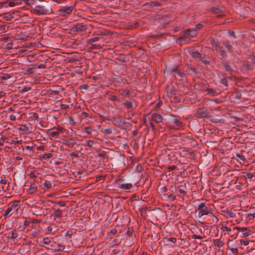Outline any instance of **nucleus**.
<instances>
[{
  "instance_id": "1",
  "label": "nucleus",
  "mask_w": 255,
  "mask_h": 255,
  "mask_svg": "<svg viewBox=\"0 0 255 255\" xmlns=\"http://www.w3.org/2000/svg\"><path fill=\"white\" fill-rule=\"evenodd\" d=\"M33 12L37 15L49 14L52 12V9L48 2L43 0H31Z\"/></svg>"
},
{
  "instance_id": "2",
  "label": "nucleus",
  "mask_w": 255,
  "mask_h": 255,
  "mask_svg": "<svg viewBox=\"0 0 255 255\" xmlns=\"http://www.w3.org/2000/svg\"><path fill=\"white\" fill-rule=\"evenodd\" d=\"M20 206V201L15 200L11 202L8 205V208L6 210L3 215L4 219H6L13 214H16Z\"/></svg>"
},
{
  "instance_id": "3",
  "label": "nucleus",
  "mask_w": 255,
  "mask_h": 255,
  "mask_svg": "<svg viewBox=\"0 0 255 255\" xmlns=\"http://www.w3.org/2000/svg\"><path fill=\"white\" fill-rule=\"evenodd\" d=\"M197 34L198 31L196 29L188 28L181 32L180 36L179 37L178 39L185 43L187 41V39L189 40V38L186 36H185L184 34H186L191 37H193L196 36Z\"/></svg>"
},
{
  "instance_id": "4",
  "label": "nucleus",
  "mask_w": 255,
  "mask_h": 255,
  "mask_svg": "<svg viewBox=\"0 0 255 255\" xmlns=\"http://www.w3.org/2000/svg\"><path fill=\"white\" fill-rule=\"evenodd\" d=\"M38 244L40 247L45 248L46 250H56V244L51 239L46 237L43 239L42 240L38 242Z\"/></svg>"
},
{
  "instance_id": "5",
  "label": "nucleus",
  "mask_w": 255,
  "mask_h": 255,
  "mask_svg": "<svg viewBox=\"0 0 255 255\" xmlns=\"http://www.w3.org/2000/svg\"><path fill=\"white\" fill-rule=\"evenodd\" d=\"M114 122L115 126L123 129L129 130L132 126L131 124L128 122H126V121H123L121 119H115L114 120Z\"/></svg>"
},
{
  "instance_id": "6",
  "label": "nucleus",
  "mask_w": 255,
  "mask_h": 255,
  "mask_svg": "<svg viewBox=\"0 0 255 255\" xmlns=\"http://www.w3.org/2000/svg\"><path fill=\"white\" fill-rule=\"evenodd\" d=\"M197 209L199 211L198 213V216L199 218L204 215H211V212L204 203H201L199 204Z\"/></svg>"
},
{
  "instance_id": "7",
  "label": "nucleus",
  "mask_w": 255,
  "mask_h": 255,
  "mask_svg": "<svg viewBox=\"0 0 255 255\" xmlns=\"http://www.w3.org/2000/svg\"><path fill=\"white\" fill-rule=\"evenodd\" d=\"M123 104L124 107L131 113V115H133V113H132V110L137 106V103L134 100H130L129 101L124 100Z\"/></svg>"
},
{
  "instance_id": "8",
  "label": "nucleus",
  "mask_w": 255,
  "mask_h": 255,
  "mask_svg": "<svg viewBox=\"0 0 255 255\" xmlns=\"http://www.w3.org/2000/svg\"><path fill=\"white\" fill-rule=\"evenodd\" d=\"M186 193L185 183L182 182H181L179 185L178 184L176 186L175 194H177V196H183L186 195Z\"/></svg>"
},
{
  "instance_id": "9",
  "label": "nucleus",
  "mask_w": 255,
  "mask_h": 255,
  "mask_svg": "<svg viewBox=\"0 0 255 255\" xmlns=\"http://www.w3.org/2000/svg\"><path fill=\"white\" fill-rule=\"evenodd\" d=\"M195 116L198 118H208L211 117L207 110L203 108H198L195 114Z\"/></svg>"
},
{
  "instance_id": "10",
  "label": "nucleus",
  "mask_w": 255,
  "mask_h": 255,
  "mask_svg": "<svg viewBox=\"0 0 255 255\" xmlns=\"http://www.w3.org/2000/svg\"><path fill=\"white\" fill-rule=\"evenodd\" d=\"M74 6H63L62 8L59 9L57 11V13L63 16H66V15H68L70 14L74 9Z\"/></svg>"
},
{
  "instance_id": "11",
  "label": "nucleus",
  "mask_w": 255,
  "mask_h": 255,
  "mask_svg": "<svg viewBox=\"0 0 255 255\" xmlns=\"http://www.w3.org/2000/svg\"><path fill=\"white\" fill-rule=\"evenodd\" d=\"M169 124L172 126L180 127L182 126V123L180 121V118H176L174 116H170L169 118Z\"/></svg>"
},
{
  "instance_id": "12",
  "label": "nucleus",
  "mask_w": 255,
  "mask_h": 255,
  "mask_svg": "<svg viewBox=\"0 0 255 255\" xmlns=\"http://www.w3.org/2000/svg\"><path fill=\"white\" fill-rule=\"evenodd\" d=\"M165 91L167 96L169 97H172L175 96L178 92V90L174 87L172 84L168 85L166 87Z\"/></svg>"
},
{
  "instance_id": "13",
  "label": "nucleus",
  "mask_w": 255,
  "mask_h": 255,
  "mask_svg": "<svg viewBox=\"0 0 255 255\" xmlns=\"http://www.w3.org/2000/svg\"><path fill=\"white\" fill-rule=\"evenodd\" d=\"M87 29L86 25L83 23H77L73 27L70 29V31L72 33H75L76 32H83L85 31Z\"/></svg>"
},
{
  "instance_id": "14",
  "label": "nucleus",
  "mask_w": 255,
  "mask_h": 255,
  "mask_svg": "<svg viewBox=\"0 0 255 255\" xmlns=\"http://www.w3.org/2000/svg\"><path fill=\"white\" fill-rule=\"evenodd\" d=\"M19 2L16 0H8L0 2V9L2 7H7L8 6L13 7Z\"/></svg>"
},
{
  "instance_id": "15",
  "label": "nucleus",
  "mask_w": 255,
  "mask_h": 255,
  "mask_svg": "<svg viewBox=\"0 0 255 255\" xmlns=\"http://www.w3.org/2000/svg\"><path fill=\"white\" fill-rule=\"evenodd\" d=\"M233 230H237L238 232H240V235L241 237H246L251 235V231L247 227H235Z\"/></svg>"
},
{
  "instance_id": "16",
  "label": "nucleus",
  "mask_w": 255,
  "mask_h": 255,
  "mask_svg": "<svg viewBox=\"0 0 255 255\" xmlns=\"http://www.w3.org/2000/svg\"><path fill=\"white\" fill-rule=\"evenodd\" d=\"M22 154L25 155L31 156L34 152L33 146L27 145L25 147L21 146Z\"/></svg>"
},
{
  "instance_id": "17",
  "label": "nucleus",
  "mask_w": 255,
  "mask_h": 255,
  "mask_svg": "<svg viewBox=\"0 0 255 255\" xmlns=\"http://www.w3.org/2000/svg\"><path fill=\"white\" fill-rule=\"evenodd\" d=\"M102 38V37H95L94 38H90L87 40V43L88 44H91L93 46H94L97 49H100L101 48V45L94 44V43Z\"/></svg>"
},
{
  "instance_id": "18",
  "label": "nucleus",
  "mask_w": 255,
  "mask_h": 255,
  "mask_svg": "<svg viewBox=\"0 0 255 255\" xmlns=\"http://www.w3.org/2000/svg\"><path fill=\"white\" fill-rule=\"evenodd\" d=\"M121 179L120 178L119 179H117L116 181V183L117 184L119 187L123 189L128 190L130 189L132 187V185L131 183H121Z\"/></svg>"
},
{
  "instance_id": "19",
  "label": "nucleus",
  "mask_w": 255,
  "mask_h": 255,
  "mask_svg": "<svg viewBox=\"0 0 255 255\" xmlns=\"http://www.w3.org/2000/svg\"><path fill=\"white\" fill-rule=\"evenodd\" d=\"M25 187H27L25 189L30 194H33L37 191V187L35 183H31L30 185L25 184L24 185Z\"/></svg>"
},
{
  "instance_id": "20",
  "label": "nucleus",
  "mask_w": 255,
  "mask_h": 255,
  "mask_svg": "<svg viewBox=\"0 0 255 255\" xmlns=\"http://www.w3.org/2000/svg\"><path fill=\"white\" fill-rule=\"evenodd\" d=\"M151 119L156 123H160L162 122L163 118L161 115L156 113H153L151 115Z\"/></svg>"
},
{
  "instance_id": "21",
  "label": "nucleus",
  "mask_w": 255,
  "mask_h": 255,
  "mask_svg": "<svg viewBox=\"0 0 255 255\" xmlns=\"http://www.w3.org/2000/svg\"><path fill=\"white\" fill-rule=\"evenodd\" d=\"M210 43L212 46L213 49L214 50H218L220 48L219 41L217 39L214 38H211L210 39Z\"/></svg>"
},
{
  "instance_id": "22",
  "label": "nucleus",
  "mask_w": 255,
  "mask_h": 255,
  "mask_svg": "<svg viewBox=\"0 0 255 255\" xmlns=\"http://www.w3.org/2000/svg\"><path fill=\"white\" fill-rule=\"evenodd\" d=\"M76 143V140L73 138H68L64 140L63 144L68 147H72Z\"/></svg>"
},
{
  "instance_id": "23",
  "label": "nucleus",
  "mask_w": 255,
  "mask_h": 255,
  "mask_svg": "<svg viewBox=\"0 0 255 255\" xmlns=\"http://www.w3.org/2000/svg\"><path fill=\"white\" fill-rule=\"evenodd\" d=\"M205 91L207 92L206 95H211L213 96L218 95L220 93L219 90L215 88H206Z\"/></svg>"
},
{
  "instance_id": "24",
  "label": "nucleus",
  "mask_w": 255,
  "mask_h": 255,
  "mask_svg": "<svg viewBox=\"0 0 255 255\" xmlns=\"http://www.w3.org/2000/svg\"><path fill=\"white\" fill-rule=\"evenodd\" d=\"M243 66L247 70H252L254 69V65L253 63H249V61H244Z\"/></svg>"
},
{
  "instance_id": "25",
  "label": "nucleus",
  "mask_w": 255,
  "mask_h": 255,
  "mask_svg": "<svg viewBox=\"0 0 255 255\" xmlns=\"http://www.w3.org/2000/svg\"><path fill=\"white\" fill-rule=\"evenodd\" d=\"M0 183L2 184L1 186V189L3 191H6L8 189L9 187V183L7 182L6 180H1Z\"/></svg>"
},
{
  "instance_id": "26",
  "label": "nucleus",
  "mask_w": 255,
  "mask_h": 255,
  "mask_svg": "<svg viewBox=\"0 0 255 255\" xmlns=\"http://www.w3.org/2000/svg\"><path fill=\"white\" fill-rule=\"evenodd\" d=\"M52 215H54L55 217L61 218L62 216V211L61 209L58 208L55 209Z\"/></svg>"
},
{
  "instance_id": "27",
  "label": "nucleus",
  "mask_w": 255,
  "mask_h": 255,
  "mask_svg": "<svg viewBox=\"0 0 255 255\" xmlns=\"http://www.w3.org/2000/svg\"><path fill=\"white\" fill-rule=\"evenodd\" d=\"M223 66L224 68L225 69L226 71H229V72L232 71L233 70L230 65L229 62L225 61L223 63Z\"/></svg>"
},
{
  "instance_id": "28",
  "label": "nucleus",
  "mask_w": 255,
  "mask_h": 255,
  "mask_svg": "<svg viewBox=\"0 0 255 255\" xmlns=\"http://www.w3.org/2000/svg\"><path fill=\"white\" fill-rule=\"evenodd\" d=\"M190 54L192 57L197 58L201 57V54L198 51L191 50L189 52Z\"/></svg>"
},
{
  "instance_id": "29",
  "label": "nucleus",
  "mask_w": 255,
  "mask_h": 255,
  "mask_svg": "<svg viewBox=\"0 0 255 255\" xmlns=\"http://www.w3.org/2000/svg\"><path fill=\"white\" fill-rule=\"evenodd\" d=\"M133 232L134 230L132 228H128L126 235L129 237H132L133 236L135 237V235L133 234Z\"/></svg>"
},
{
  "instance_id": "30",
  "label": "nucleus",
  "mask_w": 255,
  "mask_h": 255,
  "mask_svg": "<svg viewBox=\"0 0 255 255\" xmlns=\"http://www.w3.org/2000/svg\"><path fill=\"white\" fill-rule=\"evenodd\" d=\"M145 5L150 6H160V4L158 1H150L149 2H147L145 4Z\"/></svg>"
},
{
  "instance_id": "31",
  "label": "nucleus",
  "mask_w": 255,
  "mask_h": 255,
  "mask_svg": "<svg viewBox=\"0 0 255 255\" xmlns=\"http://www.w3.org/2000/svg\"><path fill=\"white\" fill-rule=\"evenodd\" d=\"M12 77V75L11 74H3L2 76L0 77V79L1 80H8Z\"/></svg>"
},
{
  "instance_id": "32",
  "label": "nucleus",
  "mask_w": 255,
  "mask_h": 255,
  "mask_svg": "<svg viewBox=\"0 0 255 255\" xmlns=\"http://www.w3.org/2000/svg\"><path fill=\"white\" fill-rule=\"evenodd\" d=\"M117 232V230L115 228L112 229L109 233H108V237L110 239H112L113 238L114 235H115Z\"/></svg>"
},
{
  "instance_id": "33",
  "label": "nucleus",
  "mask_w": 255,
  "mask_h": 255,
  "mask_svg": "<svg viewBox=\"0 0 255 255\" xmlns=\"http://www.w3.org/2000/svg\"><path fill=\"white\" fill-rule=\"evenodd\" d=\"M217 52L220 54V55L222 57V58H226L227 57L228 55H227V53H226V52L224 50H221V49H218V50H217Z\"/></svg>"
},
{
  "instance_id": "34",
  "label": "nucleus",
  "mask_w": 255,
  "mask_h": 255,
  "mask_svg": "<svg viewBox=\"0 0 255 255\" xmlns=\"http://www.w3.org/2000/svg\"><path fill=\"white\" fill-rule=\"evenodd\" d=\"M120 93L122 95L128 96L130 93V91L128 89H124L120 90Z\"/></svg>"
},
{
  "instance_id": "35",
  "label": "nucleus",
  "mask_w": 255,
  "mask_h": 255,
  "mask_svg": "<svg viewBox=\"0 0 255 255\" xmlns=\"http://www.w3.org/2000/svg\"><path fill=\"white\" fill-rule=\"evenodd\" d=\"M214 244L217 247L220 248L224 245V243L220 240H216L214 241Z\"/></svg>"
},
{
  "instance_id": "36",
  "label": "nucleus",
  "mask_w": 255,
  "mask_h": 255,
  "mask_svg": "<svg viewBox=\"0 0 255 255\" xmlns=\"http://www.w3.org/2000/svg\"><path fill=\"white\" fill-rule=\"evenodd\" d=\"M177 196V194H174L173 193H168L167 194V197L169 201H173L174 200L176 199V197Z\"/></svg>"
},
{
  "instance_id": "37",
  "label": "nucleus",
  "mask_w": 255,
  "mask_h": 255,
  "mask_svg": "<svg viewBox=\"0 0 255 255\" xmlns=\"http://www.w3.org/2000/svg\"><path fill=\"white\" fill-rule=\"evenodd\" d=\"M189 72L191 74L192 73L195 74L197 73V69L194 67H192V66H188V69Z\"/></svg>"
},
{
  "instance_id": "38",
  "label": "nucleus",
  "mask_w": 255,
  "mask_h": 255,
  "mask_svg": "<svg viewBox=\"0 0 255 255\" xmlns=\"http://www.w3.org/2000/svg\"><path fill=\"white\" fill-rule=\"evenodd\" d=\"M211 11L213 13L216 14L221 12L222 11L220 8H215L212 7L211 8Z\"/></svg>"
},
{
  "instance_id": "39",
  "label": "nucleus",
  "mask_w": 255,
  "mask_h": 255,
  "mask_svg": "<svg viewBox=\"0 0 255 255\" xmlns=\"http://www.w3.org/2000/svg\"><path fill=\"white\" fill-rule=\"evenodd\" d=\"M221 83L222 84H223L226 88V89L228 87V82L227 81V79L226 78H223L222 79H221Z\"/></svg>"
},
{
  "instance_id": "40",
  "label": "nucleus",
  "mask_w": 255,
  "mask_h": 255,
  "mask_svg": "<svg viewBox=\"0 0 255 255\" xmlns=\"http://www.w3.org/2000/svg\"><path fill=\"white\" fill-rule=\"evenodd\" d=\"M92 130V128L90 127H85L83 128V131H84L88 134H91Z\"/></svg>"
},
{
  "instance_id": "41",
  "label": "nucleus",
  "mask_w": 255,
  "mask_h": 255,
  "mask_svg": "<svg viewBox=\"0 0 255 255\" xmlns=\"http://www.w3.org/2000/svg\"><path fill=\"white\" fill-rule=\"evenodd\" d=\"M109 99L113 101H118L120 100L119 97L116 95H109Z\"/></svg>"
},
{
  "instance_id": "42",
  "label": "nucleus",
  "mask_w": 255,
  "mask_h": 255,
  "mask_svg": "<svg viewBox=\"0 0 255 255\" xmlns=\"http://www.w3.org/2000/svg\"><path fill=\"white\" fill-rule=\"evenodd\" d=\"M223 44L225 45V47L228 49V50L230 51L232 48V46L230 44L229 41H227L223 43Z\"/></svg>"
},
{
  "instance_id": "43",
  "label": "nucleus",
  "mask_w": 255,
  "mask_h": 255,
  "mask_svg": "<svg viewBox=\"0 0 255 255\" xmlns=\"http://www.w3.org/2000/svg\"><path fill=\"white\" fill-rule=\"evenodd\" d=\"M208 216L211 217L212 218V221L213 223H217L219 219L218 218L215 216L213 213L211 212V215H208Z\"/></svg>"
},
{
  "instance_id": "44",
  "label": "nucleus",
  "mask_w": 255,
  "mask_h": 255,
  "mask_svg": "<svg viewBox=\"0 0 255 255\" xmlns=\"http://www.w3.org/2000/svg\"><path fill=\"white\" fill-rule=\"evenodd\" d=\"M94 143H94V141L89 140L86 141V143L84 145L88 146L90 147H93Z\"/></svg>"
},
{
  "instance_id": "45",
  "label": "nucleus",
  "mask_w": 255,
  "mask_h": 255,
  "mask_svg": "<svg viewBox=\"0 0 255 255\" xmlns=\"http://www.w3.org/2000/svg\"><path fill=\"white\" fill-rule=\"evenodd\" d=\"M11 235L12 237V239H15L18 237V233H17V230L15 229L11 233Z\"/></svg>"
},
{
  "instance_id": "46",
  "label": "nucleus",
  "mask_w": 255,
  "mask_h": 255,
  "mask_svg": "<svg viewBox=\"0 0 255 255\" xmlns=\"http://www.w3.org/2000/svg\"><path fill=\"white\" fill-rule=\"evenodd\" d=\"M3 18L6 20H10L13 18V16L11 14L7 13L5 14Z\"/></svg>"
},
{
  "instance_id": "47",
  "label": "nucleus",
  "mask_w": 255,
  "mask_h": 255,
  "mask_svg": "<svg viewBox=\"0 0 255 255\" xmlns=\"http://www.w3.org/2000/svg\"><path fill=\"white\" fill-rule=\"evenodd\" d=\"M31 89V88L30 87H24L19 92L21 93H23L24 92H27Z\"/></svg>"
},
{
  "instance_id": "48",
  "label": "nucleus",
  "mask_w": 255,
  "mask_h": 255,
  "mask_svg": "<svg viewBox=\"0 0 255 255\" xmlns=\"http://www.w3.org/2000/svg\"><path fill=\"white\" fill-rule=\"evenodd\" d=\"M59 134V132L57 131L56 129L55 131H51L50 133V135L52 137H54L55 136H58Z\"/></svg>"
},
{
  "instance_id": "49",
  "label": "nucleus",
  "mask_w": 255,
  "mask_h": 255,
  "mask_svg": "<svg viewBox=\"0 0 255 255\" xmlns=\"http://www.w3.org/2000/svg\"><path fill=\"white\" fill-rule=\"evenodd\" d=\"M175 189H176V186L174 187L172 186H171L169 189V191L168 192V193H173L174 194H175Z\"/></svg>"
},
{
  "instance_id": "50",
  "label": "nucleus",
  "mask_w": 255,
  "mask_h": 255,
  "mask_svg": "<svg viewBox=\"0 0 255 255\" xmlns=\"http://www.w3.org/2000/svg\"><path fill=\"white\" fill-rule=\"evenodd\" d=\"M241 244L244 246H247L249 244V241L248 240H241Z\"/></svg>"
},
{
  "instance_id": "51",
  "label": "nucleus",
  "mask_w": 255,
  "mask_h": 255,
  "mask_svg": "<svg viewBox=\"0 0 255 255\" xmlns=\"http://www.w3.org/2000/svg\"><path fill=\"white\" fill-rule=\"evenodd\" d=\"M236 156L238 157L242 161L246 160V158H245V156H243L242 154H241L240 153H236Z\"/></svg>"
},
{
  "instance_id": "52",
  "label": "nucleus",
  "mask_w": 255,
  "mask_h": 255,
  "mask_svg": "<svg viewBox=\"0 0 255 255\" xmlns=\"http://www.w3.org/2000/svg\"><path fill=\"white\" fill-rule=\"evenodd\" d=\"M52 156V154L51 153H46L42 156V158L44 159H48Z\"/></svg>"
},
{
  "instance_id": "53",
  "label": "nucleus",
  "mask_w": 255,
  "mask_h": 255,
  "mask_svg": "<svg viewBox=\"0 0 255 255\" xmlns=\"http://www.w3.org/2000/svg\"><path fill=\"white\" fill-rule=\"evenodd\" d=\"M249 59L251 60V63H253L254 65L255 64V55H250L249 57Z\"/></svg>"
},
{
  "instance_id": "54",
  "label": "nucleus",
  "mask_w": 255,
  "mask_h": 255,
  "mask_svg": "<svg viewBox=\"0 0 255 255\" xmlns=\"http://www.w3.org/2000/svg\"><path fill=\"white\" fill-rule=\"evenodd\" d=\"M177 74L181 78L184 77L185 76V74L180 70L177 71Z\"/></svg>"
},
{
  "instance_id": "55",
  "label": "nucleus",
  "mask_w": 255,
  "mask_h": 255,
  "mask_svg": "<svg viewBox=\"0 0 255 255\" xmlns=\"http://www.w3.org/2000/svg\"><path fill=\"white\" fill-rule=\"evenodd\" d=\"M43 185L44 187H47V188H49L52 186L51 183L50 181H46L43 184Z\"/></svg>"
},
{
  "instance_id": "56",
  "label": "nucleus",
  "mask_w": 255,
  "mask_h": 255,
  "mask_svg": "<svg viewBox=\"0 0 255 255\" xmlns=\"http://www.w3.org/2000/svg\"><path fill=\"white\" fill-rule=\"evenodd\" d=\"M203 24L199 23L196 25L195 28H194V29H196L197 31L198 30L200 29L203 27Z\"/></svg>"
},
{
  "instance_id": "57",
  "label": "nucleus",
  "mask_w": 255,
  "mask_h": 255,
  "mask_svg": "<svg viewBox=\"0 0 255 255\" xmlns=\"http://www.w3.org/2000/svg\"><path fill=\"white\" fill-rule=\"evenodd\" d=\"M112 131H113V129L112 128H107V129H105V133H107V134H111L112 133Z\"/></svg>"
},
{
  "instance_id": "58",
  "label": "nucleus",
  "mask_w": 255,
  "mask_h": 255,
  "mask_svg": "<svg viewBox=\"0 0 255 255\" xmlns=\"http://www.w3.org/2000/svg\"><path fill=\"white\" fill-rule=\"evenodd\" d=\"M191 238L194 239H200L202 240L203 238L201 236H198L197 235H193L191 236Z\"/></svg>"
},
{
  "instance_id": "59",
  "label": "nucleus",
  "mask_w": 255,
  "mask_h": 255,
  "mask_svg": "<svg viewBox=\"0 0 255 255\" xmlns=\"http://www.w3.org/2000/svg\"><path fill=\"white\" fill-rule=\"evenodd\" d=\"M69 106L68 105L66 104H61L60 106V108L62 110H66L67 109L69 108Z\"/></svg>"
},
{
  "instance_id": "60",
  "label": "nucleus",
  "mask_w": 255,
  "mask_h": 255,
  "mask_svg": "<svg viewBox=\"0 0 255 255\" xmlns=\"http://www.w3.org/2000/svg\"><path fill=\"white\" fill-rule=\"evenodd\" d=\"M55 203L61 206H65L66 205V202L63 201L55 202Z\"/></svg>"
},
{
  "instance_id": "61",
  "label": "nucleus",
  "mask_w": 255,
  "mask_h": 255,
  "mask_svg": "<svg viewBox=\"0 0 255 255\" xmlns=\"http://www.w3.org/2000/svg\"><path fill=\"white\" fill-rule=\"evenodd\" d=\"M57 246H58V247H57V248H56L55 250L62 251L64 249V247L62 245L57 244Z\"/></svg>"
},
{
  "instance_id": "62",
  "label": "nucleus",
  "mask_w": 255,
  "mask_h": 255,
  "mask_svg": "<svg viewBox=\"0 0 255 255\" xmlns=\"http://www.w3.org/2000/svg\"><path fill=\"white\" fill-rule=\"evenodd\" d=\"M73 232L72 230H68L66 232V236L71 237L73 235Z\"/></svg>"
},
{
  "instance_id": "63",
  "label": "nucleus",
  "mask_w": 255,
  "mask_h": 255,
  "mask_svg": "<svg viewBox=\"0 0 255 255\" xmlns=\"http://www.w3.org/2000/svg\"><path fill=\"white\" fill-rule=\"evenodd\" d=\"M227 215H228L230 217H235L236 216V214L235 213H234L232 212H230V211H228L227 213Z\"/></svg>"
},
{
  "instance_id": "64",
  "label": "nucleus",
  "mask_w": 255,
  "mask_h": 255,
  "mask_svg": "<svg viewBox=\"0 0 255 255\" xmlns=\"http://www.w3.org/2000/svg\"><path fill=\"white\" fill-rule=\"evenodd\" d=\"M26 71L28 74H32L34 72V69L33 68H29L26 70Z\"/></svg>"
}]
</instances>
